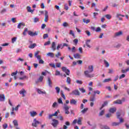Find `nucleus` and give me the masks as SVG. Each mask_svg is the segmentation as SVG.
Returning a JSON list of instances; mask_svg holds the SVG:
<instances>
[{
  "instance_id": "f257e3e1",
  "label": "nucleus",
  "mask_w": 129,
  "mask_h": 129,
  "mask_svg": "<svg viewBox=\"0 0 129 129\" xmlns=\"http://www.w3.org/2000/svg\"><path fill=\"white\" fill-rule=\"evenodd\" d=\"M88 70L85 71L84 72V75L86 77H87V78H92V77H94V74H90L92 72H93L94 69H93V66L91 65L89 66Z\"/></svg>"
},
{
  "instance_id": "f03ea898",
  "label": "nucleus",
  "mask_w": 129,
  "mask_h": 129,
  "mask_svg": "<svg viewBox=\"0 0 129 129\" xmlns=\"http://www.w3.org/2000/svg\"><path fill=\"white\" fill-rule=\"evenodd\" d=\"M76 123H78V124L81 125L82 124V117H79L78 119H75L73 121V124H76Z\"/></svg>"
},
{
  "instance_id": "7ed1b4c3",
  "label": "nucleus",
  "mask_w": 129,
  "mask_h": 129,
  "mask_svg": "<svg viewBox=\"0 0 129 129\" xmlns=\"http://www.w3.org/2000/svg\"><path fill=\"white\" fill-rule=\"evenodd\" d=\"M61 69L63 72H65L67 75H68V76L70 75V70L67 69V68H66V67H62Z\"/></svg>"
},
{
  "instance_id": "20e7f679",
  "label": "nucleus",
  "mask_w": 129,
  "mask_h": 129,
  "mask_svg": "<svg viewBox=\"0 0 129 129\" xmlns=\"http://www.w3.org/2000/svg\"><path fill=\"white\" fill-rule=\"evenodd\" d=\"M52 123H51L52 126H54V127H57V125L59 124V121L58 120H56L55 119H52Z\"/></svg>"
},
{
  "instance_id": "39448f33",
  "label": "nucleus",
  "mask_w": 129,
  "mask_h": 129,
  "mask_svg": "<svg viewBox=\"0 0 129 129\" xmlns=\"http://www.w3.org/2000/svg\"><path fill=\"white\" fill-rule=\"evenodd\" d=\"M38 124H40V122L36 118H34L33 120V122L32 123V126H34V127H37L38 126Z\"/></svg>"
},
{
  "instance_id": "423d86ee",
  "label": "nucleus",
  "mask_w": 129,
  "mask_h": 129,
  "mask_svg": "<svg viewBox=\"0 0 129 129\" xmlns=\"http://www.w3.org/2000/svg\"><path fill=\"white\" fill-rule=\"evenodd\" d=\"M39 33L37 31H35V32H33L32 31H29L28 32V35L29 36H31V37H34L35 36H38Z\"/></svg>"
},
{
  "instance_id": "0eeeda50",
  "label": "nucleus",
  "mask_w": 129,
  "mask_h": 129,
  "mask_svg": "<svg viewBox=\"0 0 129 129\" xmlns=\"http://www.w3.org/2000/svg\"><path fill=\"white\" fill-rule=\"evenodd\" d=\"M48 20H49V15H48V11L45 10L44 22H45V23H47V22H48Z\"/></svg>"
},
{
  "instance_id": "6e6552de",
  "label": "nucleus",
  "mask_w": 129,
  "mask_h": 129,
  "mask_svg": "<svg viewBox=\"0 0 129 129\" xmlns=\"http://www.w3.org/2000/svg\"><path fill=\"white\" fill-rule=\"evenodd\" d=\"M122 35V31H119L118 32H116L113 36V38H116V37H119V36H121Z\"/></svg>"
},
{
  "instance_id": "1a4fd4ad",
  "label": "nucleus",
  "mask_w": 129,
  "mask_h": 129,
  "mask_svg": "<svg viewBox=\"0 0 129 129\" xmlns=\"http://www.w3.org/2000/svg\"><path fill=\"white\" fill-rule=\"evenodd\" d=\"M26 92V91L24 89H22L19 91V93L22 95V97H25L26 96V95L25 94Z\"/></svg>"
},
{
  "instance_id": "9d476101",
  "label": "nucleus",
  "mask_w": 129,
  "mask_h": 129,
  "mask_svg": "<svg viewBox=\"0 0 129 129\" xmlns=\"http://www.w3.org/2000/svg\"><path fill=\"white\" fill-rule=\"evenodd\" d=\"M47 83L49 87H52V84H53V83H52V81L51 80V78H50V77H48Z\"/></svg>"
},
{
  "instance_id": "9b49d317",
  "label": "nucleus",
  "mask_w": 129,
  "mask_h": 129,
  "mask_svg": "<svg viewBox=\"0 0 129 129\" xmlns=\"http://www.w3.org/2000/svg\"><path fill=\"white\" fill-rule=\"evenodd\" d=\"M72 93L74 95H78V96L80 95V92H79V90H75L73 91Z\"/></svg>"
},
{
  "instance_id": "f8f14e48",
  "label": "nucleus",
  "mask_w": 129,
  "mask_h": 129,
  "mask_svg": "<svg viewBox=\"0 0 129 129\" xmlns=\"http://www.w3.org/2000/svg\"><path fill=\"white\" fill-rule=\"evenodd\" d=\"M5 99L6 96H5V94H0V101H5Z\"/></svg>"
},
{
  "instance_id": "ddd939ff",
  "label": "nucleus",
  "mask_w": 129,
  "mask_h": 129,
  "mask_svg": "<svg viewBox=\"0 0 129 129\" xmlns=\"http://www.w3.org/2000/svg\"><path fill=\"white\" fill-rule=\"evenodd\" d=\"M43 79H44V76H41L39 77L37 81H36L35 82L36 83H38V82H42Z\"/></svg>"
},
{
  "instance_id": "4468645a",
  "label": "nucleus",
  "mask_w": 129,
  "mask_h": 129,
  "mask_svg": "<svg viewBox=\"0 0 129 129\" xmlns=\"http://www.w3.org/2000/svg\"><path fill=\"white\" fill-rule=\"evenodd\" d=\"M70 104H74V105H76V104H77V101L74 99H73L70 100Z\"/></svg>"
},
{
  "instance_id": "2eb2a0df",
  "label": "nucleus",
  "mask_w": 129,
  "mask_h": 129,
  "mask_svg": "<svg viewBox=\"0 0 129 129\" xmlns=\"http://www.w3.org/2000/svg\"><path fill=\"white\" fill-rule=\"evenodd\" d=\"M51 48L53 50V51L56 50V43L55 42H53L51 44Z\"/></svg>"
},
{
  "instance_id": "dca6fc26",
  "label": "nucleus",
  "mask_w": 129,
  "mask_h": 129,
  "mask_svg": "<svg viewBox=\"0 0 129 129\" xmlns=\"http://www.w3.org/2000/svg\"><path fill=\"white\" fill-rule=\"evenodd\" d=\"M113 103L115 104H121L122 103V102H121V100L118 99L114 101L113 102Z\"/></svg>"
},
{
  "instance_id": "f3484780",
  "label": "nucleus",
  "mask_w": 129,
  "mask_h": 129,
  "mask_svg": "<svg viewBox=\"0 0 129 129\" xmlns=\"http://www.w3.org/2000/svg\"><path fill=\"white\" fill-rule=\"evenodd\" d=\"M109 112H111V113H114L116 111V108H110L109 110Z\"/></svg>"
},
{
  "instance_id": "a211bd4d",
  "label": "nucleus",
  "mask_w": 129,
  "mask_h": 129,
  "mask_svg": "<svg viewBox=\"0 0 129 129\" xmlns=\"http://www.w3.org/2000/svg\"><path fill=\"white\" fill-rule=\"evenodd\" d=\"M95 96H96V95L94 94L93 97H91L90 98L89 100L91 102H93V101H95Z\"/></svg>"
},
{
  "instance_id": "6ab92c4d",
  "label": "nucleus",
  "mask_w": 129,
  "mask_h": 129,
  "mask_svg": "<svg viewBox=\"0 0 129 129\" xmlns=\"http://www.w3.org/2000/svg\"><path fill=\"white\" fill-rule=\"evenodd\" d=\"M37 91L39 94H46V91H42L40 89H37Z\"/></svg>"
},
{
  "instance_id": "aec40b11",
  "label": "nucleus",
  "mask_w": 129,
  "mask_h": 129,
  "mask_svg": "<svg viewBox=\"0 0 129 129\" xmlns=\"http://www.w3.org/2000/svg\"><path fill=\"white\" fill-rule=\"evenodd\" d=\"M74 58L76 59H80V57H81V55L79 53H76L74 55Z\"/></svg>"
},
{
  "instance_id": "412c9836",
  "label": "nucleus",
  "mask_w": 129,
  "mask_h": 129,
  "mask_svg": "<svg viewBox=\"0 0 129 129\" xmlns=\"http://www.w3.org/2000/svg\"><path fill=\"white\" fill-rule=\"evenodd\" d=\"M36 115H37V112H36L35 111L30 112L31 116H32L33 117H34V116H36Z\"/></svg>"
},
{
  "instance_id": "4be33fe9",
  "label": "nucleus",
  "mask_w": 129,
  "mask_h": 129,
  "mask_svg": "<svg viewBox=\"0 0 129 129\" xmlns=\"http://www.w3.org/2000/svg\"><path fill=\"white\" fill-rule=\"evenodd\" d=\"M90 40H87L86 42V46L88 47V48H91V46L89 45V43H90Z\"/></svg>"
},
{
  "instance_id": "5701e85b",
  "label": "nucleus",
  "mask_w": 129,
  "mask_h": 129,
  "mask_svg": "<svg viewBox=\"0 0 129 129\" xmlns=\"http://www.w3.org/2000/svg\"><path fill=\"white\" fill-rule=\"evenodd\" d=\"M27 9L28 13H31V14H33V13H34V10H32L31 7L28 6L27 7Z\"/></svg>"
},
{
  "instance_id": "b1692460",
  "label": "nucleus",
  "mask_w": 129,
  "mask_h": 129,
  "mask_svg": "<svg viewBox=\"0 0 129 129\" xmlns=\"http://www.w3.org/2000/svg\"><path fill=\"white\" fill-rule=\"evenodd\" d=\"M88 110V108H85L83 110H82L81 112H82V113L84 114V113H86V112H87Z\"/></svg>"
},
{
  "instance_id": "393cba45",
  "label": "nucleus",
  "mask_w": 129,
  "mask_h": 129,
  "mask_svg": "<svg viewBox=\"0 0 129 129\" xmlns=\"http://www.w3.org/2000/svg\"><path fill=\"white\" fill-rule=\"evenodd\" d=\"M83 23H85L86 24H89L90 23V19H85L84 18L83 19Z\"/></svg>"
},
{
  "instance_id": "a878e982",
  "label": "nucleus",
  "mask_w": 129,
  "mask_h": 129,
  "mask_svg": "<svg viewBox=\"0 0 129 129\" xmlns=\"http://www.w3.org/2000/svg\"><path fill=\"white\" fill-rule=\"evenodd\" d=\"M48 57H51V58H54V53L53 52H48L47 53Z\"/></svg>"
},
{
  "instance_id": "bb28decb",
  "label": "nucleus",
  "mask_w": 129,
  "mask_h": 129,
  "mask_svg": "<svg viewBox=\"0 0 129 129\" xmlns=\"http://www.w3.org/2000/svg\"><path fill=\"white\" fill-rule=\"evenodd\" d=\"M66 82L68 83V84H71V79L70 78V77H68L67 78Z\"/></svg>"
},
{
  "instance_id": "cd10ccee",
  "label": "nucleus",
  "mask_w": 129,
  "mask_h": 129,
  "mask_svg": "<svg viewBox=\"0 0 129 129\" xmlns=\"http://www.w3.org/2000/svg\"><path fill=\"white\" fill-rule=\"evenodd\" d=\"M76 83L77 84H80V85H82V84H83V82L81 80H77L76 81Z\"/></svg>"
},
{
  "instance_id": "c85d7f7f",
  "label": "nucleus",
  "mask_w": 129,
  "mask_h": 129,
  "mask_svg": "<svg viewBox=\"0 0 129 129\" xmlns=\"http://www.w3.org/2000/svg\"><path fill=\"white\" fill-rule=\"evenodd\" d=\"M108 103L107 101H105L104 102V103L102 104V106L100 108V110H101V109H102V108H103V107H104V106H106V105H107Z\"/></svg>"
},
{
  "instance_id": "c756f323",
  "label": "nucleus",
  "mask_w": 129,
  "mask_h": 129,
  "mask_svg": "<svg viewBox=\"0 0 129 129\" xmlns=\"http://www.w3.org/2000/svg\"><path fill=\"white\" fill-rule=\"evenodd\" d=\"M13 123L14 124L15 126H18L19 123H18V120L15 119L13 121Z\"/></svg>"
},
{
  "instance_id": "7c9ffc66",
  "label": "nucleus",
  "mask_w": 129,
  "mask_h": 129,
  "mask_svg": "<svg viewBox=\"0 0 129 129\" xmlns=\"http://www.w3.org/2000/svg\"><path fill=\"white\" fill-rule=\"evenodd\" d=\"M37 46V44L36 43H33V44H31L29 46V48H30V49H34L35 47Z\"/></svg>"
},
{
  "instance_id": "2f4dec72",
  "label": "nucleus",
  "mask_w": 129,
  "mask_h": 129,
  "mask_svg": "<svg viewBox=\"0 0 129 129\" xmlns=\"http://www.w3.org/2000/svg\"><path fill=\"white\" fill-rule=\"evenodd\" d=\"M80 91L82 92V93H85L86 92V90L84 89V88H79Z\"/></svg>"
},
{
  "instance_id": "473e14b6",
  "label": "nucleus",
  "mask_w": 129,
  "mask_h": 129,
  "mask_svg": "<svg viewBox=\"0 0 129 129\" xmlns=\"http://www.w3.org/2000/svg\"><path fill=\"white\" fill-rule=\"evenodd\" d=\"M28 77L27 76H24L23 77L19 78L20 80H24V79H28Z\"/></svg>"
},
{
  "instance_id": "72a5a7b5",
  "label": "nucleus",
  "mask_w": 129,
  "mask_h": 129,
  "mask_svg": "<svg viewBox=\"0 0 129 129\" xmlns=\"http://www.w3.org/2000/svg\"><path fill=\"white\" fill-rule=\"evenodd\" d=\"M104 64H106L105 67H109V63H108V62L107 61H106V60H104Z\"/></svg>"
},
{
  "instance_id": "f704fd0d",
  "label": "nucleus",
  "mask_w": 129,
  "mask_h": 129,
  "mask_svg": "<svg viewBox=\"0 0 129 129\" xmlns=\"http://www.w3.org/2000/svg\"><path fill=\"white\" fill-rule=\"evenodd\" d=\"M119 125V122H113L112 123V126H116Z\"/></svg>"
},
{
  "instance_id": "c9c22d12",
  "label": "nucleus",
  "mask_w": 129,
  "mask_h": 129,
  "mask_svg": "<svg viewBox=\"0 0 129 129\" xmlns=\"http://www.w3.org/2000/svg\"><path fill=\"white\" fill-rule=\"evenodd\" d=\"M55 90L56 91V93L59 94L60 93V88L59 87H55Z\"/></svg>"
},
{
  "instance_id": "e433bc0d",
  "label": "nucleus",
  "mask_w": 129,
  "mask_h": 129,
  "mask_svg": "<svg viewBox=\"0 0 129 129\" xmlns=\"http://www.w3.org/2000/svg\"><path fill=\"white\" fill-rule=\"evenodd\" d=\"M62 46L63 45H62V44H58L57 46L56 47V50H58L59 49H60V48H61V49H62Z\"/></svg>"
},
{
  "instance_id": "4c0bfd02",
  "label": "nucleus",
  "mask_w": 129,
  "mask_h": 129,
  "mask_svg": "<svg viewBox=\"0 0 129 129\" xmlns=\"http://www.w3.org/2000/svg\"><path fill=\"white\" fill-rule=\"evenodd\" d=\"M105 17L108 20H110L111 19V16H110L109 14L106 15Z\"/></svg>"
},
{
  "instance_id": "58836bf2",
  "label": "nucleus",
  "mask_w": 129,
  "mask_h": 129,
  "mask_svg": "<svg viewBox=\"0 0 129 129\" xmlns=\"http://www.w3.org/2000/svg\"><path fill=\"white\" fill-rule=\"evenodd\" d=\"M104 114V110H102L100 113H99V116H102V115Z\"/></svg>"
},
{
  "instance_id": "ea45409f",
  "label": "nucleus",
  "mask_w": 129,
  "mask_h": 129,
  "mask_svg": "<svg viewBox=\"0 0 129 129\" xmlns=\"http://www.w3.org/2000/svg\"><path fill=\"white\" fill-rule=\"evenodd\" d=\"M60 56H61V54L60 52H58L57 53L55 54V57H56V58H59Z\"/></svg>"
},
{
  "instance_id": "a19ab883",
  "label": "nucleus",
  "mask_w": 129,
  "mask_h": 129,
  "mask_svg": "<svg viewBox=\"0 0 129 129\" xmlns=\"http://www.w3.org/2000/svg\"><path fill=\"white\" fill-rule=\"evenodd\" d=\"M110 80H111V79H106L104 81H103V82L104 83H105L106 82H109V81H110Z\"/></svg>"
},
{
  "instance_id": "79ce46f5",
  "label": "nucleus",
  "mask_w": 129,
  "mask_h": 129,
  "mask_svg": "<svg viewBox=\"0 0 129 129\" xmlns=\"http://www.w3.org/2000/svg\"><path fill=\"white\" fill-rule=\"evenodd\" d=\"M64 10L66 11H68V10H69V7H68V4L64 5Z\"/></svg>"
},
{
  "instance_id": "37998d69",
  "label": "nucleus",
  "mask_w": 129,
  "mask_h": 129,
  "mask_svg": "<svg viewBox=\"0 0 129 129\" xmlns=\"http://www.w3.org/2000/svg\"><path fill=\"white\" fill-rule=\"evenodd\" d=\"M116 17V18H119V17H122L123 18L124 17V15H121L120 14H117Z\"/></svg>"
},
{
  "instance_id": "c03bdc74",
  "label": "nucleus",
  "mask_w": 129,
  "mask_h": 129,
  "mask_svg": "<svg viewBox=\"0 0 129 129\" xmlns=\"http://www.w3.org/2000/svg\"><path fill=\"white\" fill-rule=\"evenodd\" d=\"M16 41H17V37H14L12 39V43L13 44H14Z\"/></svg>"
},
{
  "instance_id": "a18cd8bd",
  "label": "nucleus",
  "mask_w": 129,
  "mask_h": 129,
  "mask_svg": "<svg viewBox=\"0 0 129 129\" xmlns=\"http://www.w3.org/2000/svg\"><path fill=\"white\" fill-rule=\"evenodd\" d=\"M50 44H51V41H48L45 42L44 45L47 46L48 45H50Z\"/></svg>"
},
{
  "instance_id": "49530a36",
  "label": "nucleus",
  "mask_w": 129,
  "mask_h": 129,
  "mask_svg": "<svg viewBox=\"0 0 129 129\" xmlns=\"http://www.w3.org/2000/svg\"><path fill=\"white\" fill-rule=\"evenodd\" d=\"M18 74V71H16L15 72H13L11 74V76H16Z\"/></svg>"
},
{
  "instance_id": "de8ad7c7",
  "label": "nucleus",
  "mask_w": 129,
  "mask_h": 129,
  "mask_svg": "<svg viewBox=\"0 0 129 129\" xmlns=\"http://www.w3.org/2000/svg\"><path fill=\"white\" fill-rule=\"evenodd\" d=\"M19 107H21V105L19 104L15 108L16 111H18L19 110Z\"/></svg>"
},
{
  "instance_id": "09e8293b",
  "label": "nucleus",
  "mask_w": 129,
  "mask_h": 129,
  "mask_svg": "<svg viewBox=\"0 0 129 129\" xmlns=\"http://www.w3.org/2000/svg\"><path fill=\"white\" fill-rule=\"evenodd\" d=\"M3 128L4 129L8 128V124L7 123H5L3 125Z\"/></svg>"
},
{
  "instance_id": "8fccbe9b",
  "label": "nucleus",
  "mask_w": 129,
  "mask_h": 129,
  "mask_svg": "<svg viewBox=\"0 0 129 129\" xmlns=\"http://www.w3.org/2000/svg\"><path fill=\"white\" fill-rule=\"evenodd\" d=\"M55 76H58L60 75V71L56 70L55 71Z\"/></svg>"
},
{
  "instance_id": "3c124183",
  "label": "nucleus",
  "mask_w": 129,
  "mask_h": 129,
  "mask_svg": "<svg viewBox=\"0 0 129 129\" xmlns=\"http://www.w3.org/2000/svg\"><path fill=\"white\" fill-rule=\"evenodd\" d=\"M94 94L96 95V94H100V91H98V90H96V91H94Z\"/></svg>"
},
{
  "instance_id": "603ef678",
  "label": "nucleus",
  "mask_w": 129,
  "mask_h": 129,
  "mask_svg": "<svg viewBox=\"0 0 129 129\" xmlns=\"http://www.w3.org/2000/svg\"><path fill=\"white\" fill-rule=\"evenodd\" d=\"M43 37V39H47V38L49 37V35H48V34H44Z\"/></svg>"
},
{
  "instance_id": "864d4df0",
  "label": "nucleus",
  "mask_w": 129,
  "mask_h": 129,
  "mask_svg": "<svg viewBox=\"0 0 129 129\" xmlns=\"http://www.w3.org/2000/svg\"><path fill=\"white\" fill-rule=\"evenodd\" d=\"M70 108V107L67 106V105H66L64 107V110H69V109Z\"/></svg>"
},
{
  "instance_id": "5fc2aeb1",
  "label": "nucleus",
  "mask_w": 129,
  "mask_h": 129,
  "mask_svg": "<svg viewBox=\"0 0 129 129\" xmlns=\"http://www.w3.org/2000/svg\"><path fill=\"white\" fill-rule=\"evenodd\" d=\"M56 67H57V68H60V67H61V63H60V62L56 63Z\"/></svg>"
},
{
  "instance_id": "6e6d98bb",
  "label": "nucleus",
  "mask_w": 129,
  "mask_h": 129,
  "mask_svg": "<svg viewBox=\"0 0 129 129\" xmlns=\"http://www.w3.org/2000/svg\"><path fill=\"white\" fill-rule=\"evenodd\" d=\"M70 35H72L73 36V37L75 36V34H74V33L73 32V31H72V30H70Z\"/></svg>"
},
{
  "instance_id": "4d7b16f0",
  "label": "nucleus",
  "mask_w": 129,
  "mask_h": 129,
  "mask_svg": "<svg viewBox=\"0 0 129 129\" xmlns=\"http://www.w3.org/2000/svg\"><path fill=\"white\" fill-rule=\"evenodd\" d=\"M125 77V75L122 74L121 76H119V79H122V78H124Z\"/></svg>"
},
{
  "instance_id": "13d9d810",
  "label": "nucleus",
  "mask_w": 129,
  "mask_h": 129,
  "mask_svg": "<svg viewBox=\"0 0 129 129\" xmlns=\"http://www.w3.org/2000/svg\"><path fill=\"white\" fill-rule=\"evenodd\" d=\"M27 32H28V28H25L24 29V31L23 33L24 36H26V33H27Z\"/></svg>"
},
{
  "instance_id": "bf43d9fd",
  "label": "nucleus",
  "mask_w": 129,
  "mask_h": 129,
  "mask_svg": "<svg viewBox=\"0 0 129 129\" xmlns=\"http://www.w3.org/2000/svg\"><path fill=\"white\" fill-rule=\"evenodd\" d=\"M49 66L52 67V68H56V66L54 63H49Z\"/></svg>"
},
{
  "instance_id": "052dcab7",
  "label": "nucleus",
  "mask_w": 129,
  "mask_h": 129,
  "mask_svg": "<svg viewBox=\"0 0 129 129\" xmlns=\"http://www.w3.org/2000/svg\"><path fill=\"white\" fill-rule=\"evenodd\" d=\"M116 115H117V118H119V117H120V112H116Z\"/></svg>"
},
{
  "instance_id": "680f3d73",
  "label": "nucleus",
  "mask_w": 129,
  "mask_h": 129,
  "mask_svg": "<svg viewBox=\"0 0 129 129\" xmlns=\"http://www.w3.org/2000/svg\"><path fill=\"white\" fill-rule=\"evenodd\" d=\"M44 62L45 61H44V60H43V59H39V64H44Z\"/></svg>"
},
{
  "instance_id": "e2e57ef3",
  "label": "nucleus",
  "mask_w": 129,
  "mask_h": 129,
  "mask_svg": "<svg viewBox=\"0 0 129 129\" xmlns=\"http://www.w3.org/2000/svg\"><path fill=\"white\" fill-rule=\"evenodd\" d=\"M34 23H38L39 22V18H35L34 19Z\"/></svg>"
},
{
  "instance_id": "0e129e2a",
  "label": "nucleus",
  "mask_w": 129,
  "mask_h": 129,
  "mask_svg": "<svg viewBox=\"0 0 129 129\" xmlns=\"http://www.w3.org/2000/svg\"><path fill=\"white\" fill-rule=\"evenodd\" d=\"M63 27H68V26H69V25L67 22H64L63 24Z\"/></svg>"
},
{
  "instance_id": "69168bd1",
  "label": "nucleus",
  "mask_w": 129,
  "mask_h": 129,
  "mask_svg": "<svg viewBox=\"0 0 129 129\" xmlns=\"http://www.w3.org/2000/svg\"><path fill=\"white\" fill-rule=\"evenodd\" d=\"M101 31V29L100 27H97V29H96V32H100Z\"/></svg>"
},
{
  "instance_id": "338daca9",
  "label": "nucleus",
  "mask_w": 129,
  "mask_h": 129,
  "mask_svg": "<svg viewBox=\"0 0 129 129\" xmlns=\"http://www.w3.org/2000/svg\"><path fill=\"white\" fill-rule=\"evenodd\" d=\"M45 28H46V24H43L41 25V29H42V30H44V29H45Z\"/></svg>"
},
{
  "instance_id": "774afa93",
  "label": "nucleus",
  "mask_w": 129,
  "mask_h": 129,
  "mask_svg": "<svg viewBox=\"0 0 129 129\" xmlns=\"http://www.w3.org/2000/svg\"><path fill=\"white\" fill-rule=\"evenodd\" d=\"M103 128H104V129H110L109 128V127H108V126L107 125H104L103 126Z\"/></svg>"
}]
</instances>
